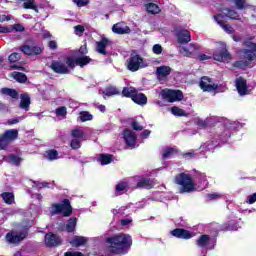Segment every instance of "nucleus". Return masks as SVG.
Returning <instances> with one entry per match:
<instances>
[{"instance_id":"2eb2a0df","label":"nucleus","mask_w":256,"mask_h":256,"mask_svg":"<svg viewBox=\"0 0 256 256\" xmlns=\"http://www.w3.org/2000/svg\"><path fill=\"white\" fill-rule=\"evenodd\" d=\"M21 57H22L21 54L17 53V52H14L8 56V61L11 64L10 65L11 71H13L15 69L18 71H25V68L23 66H21V64H15V63H19V61H21Z\"/></svg>"},{"instance_id":"473e14b6","label":"nucleus","mask_w":256,"mask_h":256,"mask_svg":"<svg viewBox=\"0 0 256 256\" xmlns=\"http://www.w3.org/2000/svg\"><path fill=\"white\" fill-rule=\"evenodd\" d=\"M119 89L113 85L106 86L105 90L103 91V95L106 97H113V95H119Z\"/></svg>"},{"instance_id":"09e8293b","label":"nucleus","mask_w":256,"mask_h":256,"mask_svg":"<svg viewBox=\"0 0 256 256\" xmlns=\"http://www.w3.org/2000/svg\"><path fill=\"white\" fill-rule=\"evenodd\" d=\"M10 161L16 165V167H19L21 165V157L15 155V154H10L9 156Z\"/></svg>"},{"instance_id":"412c9836","label":"nucleus","mask_w":256,"mask_h":256,"mask_svg":"<svg viewBox=\"0 0 256 256\" xmlns=\"http://www.w3.org/2000/svg\"><path fill=\"white\" fill-rule=\"evenodd\" d=\"M75 227H77V218L73 217L67 221L66 226L65 224H61L58 228V231H66L67 233H73L75 231Z\"/></svg>"},{"instance_id":"f257e3e1","label":"nucleus","mask_w":256,"mask_h":256,"mask_svg":"<svg viewBox=\"0 0 256 256\" xmlns=\"http://www.w3.org/2000/svg\"><path fill=\"white\" fill-rule=\"evenodd\" d=\"M106 243L110 253L114 255H125L133 245L131 235L125 233L113 234L106 238Z\"/></svg>"},{"instance_id":"a19ab883","label":"nucleus","mask_w":256,"mask_h":256,"mask_svg":"<svg viewBox=\"0 0 256 256\" xmlns=\"http://www.w3.org/2000/svg\"><path fill=\"white\" fill-rule=\"evenodd\" d=\"M73 139H83L85 137V132L79 128H75L71 131Z\"/></svg>"},{"instance_id":"49530a36","label":"nucleus","mask_w":256,"mask_h":256,"mask_svg":"<svg viewBox=\"0 0 256 256\" xmlns=\"http://www.w3.org/2000/svg\"><path fill=\"white\" fill-rule=\"evenodd\" d=\"M175 151H176L175 148H172V147H168V148L164 149L162 158L169 159V157H171V155H173V153H175Z\"/></svg>"},{"instance_id":"cd10ccee","label":"nucleus","mask_w":256,"mask_h":256,"mask_svg":"<svg viewBox=\"0 0 256 256\" xmlns=\"http://www.w3.org/2000/svg\"><path fill=\"white\" fill-rule=\"evenodd\" d=\"M132 101L136 103V105H147V96L144 93H139L137 90Z\"/></svg>"},{"instance_id":"c9c22d12","label":"nucleus","mask_w":256,"mask_h":256,"mask_svg":"<svg viewBox=\"0 0 256 256\" xmlns=\"http://www.w3.org/2000/svg\"><path fill=\"white\" fill-rule=\"evenodd\" d=\"M2 199L7 205H13L15 201V195L12 192H4L2 193Z\"/></svg>"},{"instance_id":"c756f323","label":"nucleus","mask_w":256,"mask_h":256,"mask_svg":"<svg viewBox=\"0 0 256 256\" xmlns=\"http://www.w3.org/2000/svg\"><path fill=\"white\" fill-rule=\"evenodd\" d=\"M136 93H137V88L135 87H124L122 90L123 97H126L127 99L133 100Z\"/></svg>"},{"instance_id":"bb28decb","label":"nucleus","mask_w":256,"mask_h":256,"mask_svg":"<svg viewBox=\"0 0 256 256\" xmlns=\"http://www.w3.org/2000/svg\"><path fill=\"white\" fill-rule=\"evenodd\" d=\"M220 231H237V222L229 220L220 225Z\"/></svg>"},{"instance_id":"6e6552de","label":"nucleus","mask_w":256,"mask_h":256,"mask_svg":"<svg viewBox=\"0 0 256 256\" xmlns=\"http://www.w3.org/2000/svg\"><path fill=\"white\" fill-rule=\"evenodd\" d=\"M199 87L206 93H219V84L213 83V79L209 76H203L200 79Z\"/></svg>"},{"instance_id":"4468645a","label":"nucleus","mask_w":256,"mask_h":256,"mask_svg":"<svg viewBox=\"0 0 256 256\" xmlns=\"http://www.w3.org/2000/svg\"><path fill=\"white\" fill-rule=\"evenodd\" d=\"M214 20L220 27L228 33V35H233L235 33V29L231 27V25L227 24V21H225V15L223 14H216L213 16Z\"/></svg>"},{"instance_id":"de8ad7c7","label":"nucleus","mask_w":256,"mask_h":256,"mask_svg":"<svg viewBox=\"0 0 256 256\" xmlns=\"http://www.w3.org/2000/svg\"><path fill=\"white\" fill-rule=\"evenodd\" d=\"M70 147L73 150L81 149V140L77 138H73L70 142Z\"/></svg>"},{"instance_id":"5fc2aeb1","label":"nucleus","mask_w":256,"mask_h":256,"mask_svg":"<svg viewBox=\"0 0 256 256\" xmlns=\"http://www.w3.org/2000/svg\"><path fill=\"white\" fill-rule=\"evenodd\" d=\"M233 3L236 5L237 9L242 11V9H245V0H232Z\"/></svg>"},{"instance_id":"c85d7f7f","label":"nucleus","mask_w":256,"mask_h":256,"mask_svg":"<svg viewBox=\"0 0 256 256\" xmlns=\"http://www.w3.org/2000/svg\"><path fill=\"white\" fill-rule=\"evenodd\" d=\"M224 11H227L226 14H222L224 15V19L225 17H228V19H231L232 21H241V16L237 11L229 8H224Z\"/></svg>"},{"instance_id":"72a5a7b5","label":"nucleus","mask_w":256,"mask_h":256,"mask_svg":"<svg viewBox=\"0 0 256 256\" xmlns=\"http://www.w3.org/2000/svg\"><path fill=\"white\" fill-rule=\"evenodd\" d=\"M146 11L151 13V15H159L161 13V8L155 3H148L146 4Z\"/></svg>"},{"instance_id":"69168bd1","label":"nucleus","mask_w":256,"mask_h":256,"mask_svg":"<svg viewBox=\"0 0 256 256\" xmlns=\"http://www.w3.org/2000/svg\"><path fill=\"white\" fill-rule=\"evenodd\" d=\"M5 21H11V16L10 15H0V23H5Z\"/></svg>"},{"instance_id":"b1692460","label":"nucleus","mask_w":256,"mask_h":256,"mask_svg":"<svg viewBox=\"0 0 256 256\" xmlns=\"http://www.w3.org/2000/svg\"><path fill=\"white\" fill-rule=\"evenodd\" d=\"M87 241L85 236H74L69 243L72 247H83V245L87 244Z\"/></svg>"},{"instance_id":"e2e57ef3","label":"nucleus","mask_w":256,"mask_h":256,"mask_svg":"<svg viewBox=\"0 0 256 256\" xmlns=\"http://www.w3.org/2000/svg\"><path fill=\"white\" fill-rule=\"evenodd\" d=\"M64 256H85L82 252L67 251Z\"/></svg>"},{"instance_id":"603ef678","label":"nucleus","mask_w":256,"mask_h":256,"mask_svg":"<svg viewBox=\"0 0 256 256\" xmlns=\"http://www.w3.org/2000/svg\"><path fill=\"white\" fill-rule=\"evenodd\" d=\"M244 54L246 55V59H248V61L256 60V54L254 52H251L249 50H244Z\"/></svg>"},{"instance_id":"6ab92c4d","label":"nucleus","mask_w":256,"mask_h":256,"mask_svg":"<svg viewBox=\"0 0 256 256\" xmlns=\"http://www.w3.org/2000/svg\"><path fill=\"white\" fill-rule=\"evenodd\" d=\"M235 85L238 93L243 95H249V88L247 87V80L243 77H239L235 80Z\"/></svg>"},{"instance_id":"f03ea898","label":"nucleus","mask_w":256,"mask_h":256,"mask_svg":"<svg viewBox=\"0 0 256 256\" xmlns=\"http://www.w3.org/2000/svg\"><path fill=\"white\" fill-rule=\"evenodd\" d=\"M18 49L27 57H39V55H43L45 51L43 44H37V42L31 38L26 39L24 44Z\"/></svg>"},{"instance_id":"0e129e2a","label":"nucleus","mask_w":256,"mask_h":256,"mask_svg":"<svg viewBox=\"0 0 256 256\" xmlns=\"http://www.w3.org/2000/svg\"><path fill=\"white\" fill-rule=\"evenodd\" d=\"M48 47H49V49H51V51H56V49H57V41H55V40H50L49 42H48Z\"/></svg>"},{"instance_id":"774afa93","label":"nucleus","mask_w":256,"mask_h":256,"mask_svg":"<svg viewBox=\"0 0 256 256\" xmlns=\"http://www.w3.org/2000/svg\"><path fill=\"white\" fill-rule=\"evenodd\" d=\"M197 125L199 127H207V122L204 120H198Z\"/></svg>"},{"instance_id":"58836bf2","label":"nucleus","mask_w":256,"mask_h":256,"mask_svg":"<svg viewBox=\"0 0 256 256\" xmlns=\"http://www.w3.org/2000/svg\"><path fill=\"white\" fill-rule=\"evenodd\" d=\"M13 78H14L18 83H27V75H25V73L13 72Z\"/></svg>"},{"instance_id":"8fccbe9b","label":"nucleus","mask_w":256,"mask_h":256,"mask_svg":"<svg viewBox=\"0 0 256 256\" xmlns=\"http://www.w3.org/2000/svg\"><path fill=\"white\" fill-rule=\"evenodd\" d=\"M67 115V107L61 106L56 109V117H65Z\"/></svg>"},{"instance_id":"a211bd4d","label":"nucleus","mask_w":256,"mask_h":256,"mask_svg":"<svg viewBox=\"0 0 256 256\" xmlns=\"http://www.w3.org/2000/svg\"><path fill=\"white\" fill-rule=\"evenodd\" d=\"M112 31L116 35H129L131 28L125 22H118L112 26Z\"/></svg>"},{"instance_id":"a18cd8bd","label":"nucleus","mask_w":256,"mask_h":256,"mask_svg":"<svg viewBox=\"0 0 256 256\" xmlns=\"http://www.w3.org/2000/svg\"><path fill=\"white\" fill-rule=\"evenodd\" d=\"M65 63L68 67V69H73L75 65H77V58H73L71 56H68L65 58Z\"/></svg>"},{"instance_id":"7ed1b4c3","label":"nucleus","mask_w":256,"mask_h":256,"mask_svg":"<svg viewBox=\"0 0 256 256\" xmlns=\"http://www.w3.org/2000/svg\"><path fill=\"white\" fill-rule=\"evenodd\" d=\"M174 183L180 186L181 193H193L197 189L191 174L185 172L177 174L174 178Z\"/></svg>"},{"instance_id":"a878e982","label":"nucleus","mask_w":256,"mask_h":256,"mask_svg":"<svg viewBox=\"0 0 256 256\" xmlns=\"http://www.w3.org/2000/svg\"><path fill=\"white\" fill-rule=\"evenodd\" d=\"M211 241V237L207 234H202L197 240L196 245L201 247V249H205L209 245Z\"/></svg>"},{"instance_id":"5701e85b","label":"nucleus","mask_w":256,"mask_h":256,"mask_svg":"<svg viewBox=\"0 0 256 256\" xmlns=\"http://www.w3.org/2000/svg\"><path fill=\"white\" fill-rule=\"evenodd\" d=\"M31 105V96L27 93H23L20 95V109H24V111H29V107Z\"/></svg>"},{"instance_id":"4c0bfd02","label":"nucleus","mask_w":256,"mask_h":256,"mask_svg":"<svg viewBox=\"0 0 256 256\" xmlns=\"http://www.w3.org/2000/svg\"><path fill=\"white\" fill-rule=\"evenodd\" d=\"M91 62V57L89 56H82L76 58V65L79 67H85V65H89Z\"/></svg>"},{"instance_id":"052dcab7","label":"nucleus","mask_w":256,"mask_h":256,"mask_svg":"<svg viewBox=\"0 0 256 256\" xmlns=\"http://www.w3.org/2000/svg\"><path fill=\"white\" fill-rule=\"evenodd\" d=\"M77 7H85V5H89V0H73Z\"/></svg>"},{"instance_id":"680f3d73","label":"nucleus","mask_w":256,"mask_h":256,"mask_svg":"<svg viewBox=\"0 0 256 256\" xmlns=\"http://www.w3.org/2000/svg\"><path fill=\"white\" fill-rule=\"evenodd\" d=\"M196 58L198 59V61H209V59H211V57L204 53H199Z\"/></svg>"},{"instance_id":"ea45409f","label":"nucleus","mask_w":256,"mask_h":256,"mask_svg":"<svg viewBox=\"0 0 256 256\" xmlns=\"http://www.w3.org/2000/svg\"><path fill=\"white\" fill-rule=\"evenodd\" d=\"M249 65H251V62L247 60H238L233 63L235 69H245L246 67H249Z\"/></svg>"},{"instance_id":"3c124183","label":"nucleus","mask_w":256,"mask_h":256,"mask_svg":"<svg viewBox=\"0 0 256 256\" xmlns=\"http://www.w3.org/2000/svg\"><path fill=\"white\" fill-rule=\"evenodd\" d=\"M128 187L127 182H120L116 185L115 189L117 193H121V191H125Z\"/></svg>"},{"instance_id":"aec40b11","label":"nucleus","mask_w":256,"mask_h":256,"mask_svg":"<svg viewBox=\"0 0 256 256\" xmlns=\"http://www.w3.org/2000/svg\"><path fill=\"white\" fill-rule=\"evenodd\" d=\"M176 37L180 45H187L191 41V32L187 29H181L177 32Z\"/></svg>"},{"instance_id":"bf43d9fd","label":"nucleus","mask_w":256,"mask_h":256,"mask_svg":"<svg viewBox=\"0 0 256 256\" xmlns=\"http://www.w3.org/2000/svg\"><path fill=\"white\" fill-rule=\"evenodd\" d=\"M131 127L134 131H143V126L139 125V122L133 121Z\"/></svg>"},{"instance_id":"4d7b16f0","label":"nucleus","mask_w":256,"mask_h":256,"mask_svg":"<svg viewBox=\"0 0 256 256\" xmlns=\"http://www.w3.org/2000/svg\"><path fill=\"white\" fill-rule=\"evenodd\" d=\"M35 5V0H26L24 3H23V7L24 9H32Z\"/></svg>"},{"instance_id":"39448f33","label":"nucleus","mask_w":256,"mask_h":256,"mask_svg":"<svg viewBox=\"0 0 256 256\" xmlns=\"http://www.w3.org/2000/svg\"><path fill=\"white\" fill-rule=\"evenodd\" d=\"M19 137V130L9 129L0 135V151H7L9 144L16 141Z\"/></svg>"},{"instance_id":"f8f14e48","label":"nucleus","mask_w":256,"mask_h":256,"mask_svg":"<svg viewBox=\"0 0 256 256\" xmlns=\"http://www.w3.org/2000/svg\"><path fill=\"white\" fill-rule=\"evenodd\" d=\"M50 69H52V71L58 75H69V73H71V69H69L67 65L63 64V62L59 60H53L50 65Z\"/></svg>"},{"instance_id":"6e6d98bb","label":"nucleus","mask_w":256,"mask_h":256,"mask_svg":"<svg viewBox=\"0 0 256 256\" xmlns=\"http://www.w3.org/2000/svg\"><path fill=\"white\" fill-rule=\"evenodd\" d=\"M74 31H75L76 35H83V33H85V26H83V25H76L74 27Z\"/></svg>"},{"instance_id":"423d86ee","label":"nucleus","mask_w":256,"mask_h":256,"mask_svg":"<svg viewBox=\"0 0 256 256\" xmlns=\"http://www.w3.org/2000/svg\"><path fill=\"white\" fill-rule=\"evenodd\" d=\"M126 67L128 71L135 73L136 71H139V69H145L147 64H145L141 55L132 52L130 57L126 60Z\"/></svg>"},{"instance_id":"f704fd0d","label":"nucleus","mask_w":256,"mask_h":256,"mask_svg":"<svg viewBox=\"0 0 256 256\" xmlns=\"http://www.w3.org/2000/svg\"><path fill=\"white\" fill-rule=\"evenodd\" d=\"M171 113L175 117H189V113H187L185 110H183L177 106H173L171 108Z\"/></svg>"},{"instance_id":"7c9ffc66","label":"nucleus","mask_w":256,"mask_h":256,"mask_svg":"<svg viewBox=\"0 0 256 256\" xmlns=\"http://www.w3.org/2000/svg\"><path fill=\"white\" fill-rule=\"evenodd\" d=\"M113 159H115V156L112 154H100L98 161H100L101 165H109L113 163Z\"/></svg>"},{"instance_id":"9b49d317","label":"nucleus","mask_w":256,"mask_h":256,"mask_svg":"<svg viewBox=\"0 0 256 256\" xmlns=\"http://www.w3.org/2000/svg\"><path fill=\"white\" fill-rule=\"evenodd\" d=\"M28 232L20 231L18 234H14L13 232H8L6 234V241L10 243V245H16L17 243H21L24 239H27Z\"/></svg>"},{"instance_id":"e433bc0d","label":"nucleus","mask_w":256,"mask_h":256,"mask_svg":"<svg viewBox=\"0 0 256 256\" xmlns=\"http://www.w3.org/2000/svg\"><path fill=\"white\" fill-rule=\"evenodd\" d=\"M4 29H7L8 32H4V33H13V31H17V32H23L25 31V27H23V25L21 24H14L13 26H3Z\"/></svg>"},{"instance_id":"393cba45","label":"nucleus","mask_w":256,"mask_h":256,"mask_svg":"<svg viewBox=\"0 0 256 256\" xmlns=\"http://www.w3.org/2000/svg\"><path fill=\"white\" fill-rule=\"evenodd\" d=\"M156 75L161 77V79H166L171 75V67L169 66H159L156 68Z\"/></svg>"},{"instance_id":"c03bdc74","label":"nucleus","mask_w":256,"mask_h":256,"mask_svg":"<svg viewBox=\"0 0 256 256\" xmlns=\"http://www.w3.org/2000/svg\"><path fill=\"white\" fill-rule=\"evenodd\" d=\"M47 159H49V161H55L56 159H59V152L55 149L48 150Z\"/></svg>"},{"instance_id":"4be33fe9","label":"nucleus","mask_w":256,"mask_h":256,"mask_svg":"<svg viewBox=\"0 0 256 256\" xmlns=\"http://www.w3.org/2000/svg\"><path fill=\"white\" fill-rule=\"evenodd\" d=\"M153 187L155 183L150 178H142L136 184V189H153Z\"/></svg>"},{"instance_id":"9d476101","label":"nucleus","mask_w":256,"mask_h":256,"mask_svg":"<svg viewBox=\"0 0 256 256\" xmlns=\"http://www.w3.org/2000/svg\"><path fill=\"white\" fill-rule=\"evenodd\" d=\"M44 243L46 247L51 249L53 247H59L60 245H63V240L61 239V236L53 232H48L44 236Z\"/></svg>"},{"instance_id":"79ce46f5","label":"nucleus","mask_w":256,"mask_h":256,"mask_svg":"<svg viewBox=\"0 0 256 256\" xmlns=\"http://www.w3.org/2000/svg\"><path fill=\"white\" fill-rule=\"evenodd\" d=\"M244 47H246V51H251L252 53H256V43L251 40L244 41Z\"/></svg>"},{"instance_id":"ddd939ff","label":"nucleus","mask_w":256,"mask_h":256,"mask_svg":"<svg viewBox=\"0 0 256 256\" xmlns=\"http://www.w3.org/2000/svg\"><path fill=\"white\" fill-rule=\"evenodd\" d=\"M123 139L127 147H130V149H135V145L137 143V135H135V132H133V130L129 128L124 129Z\"/></svg>"},{"instance_id":"f3484780","label":"nucleus","mask_w":256,"mask_h":256,"mask_svg":"<svg viewBox=\"0 0 256 256\" xmlns=\"http://www.w3.org/2000/svg\"><path fill=\"white\" fill-rule=\"evenodd\" d=\"M171 235L177 239H193L194 234L191 231L183 228H175L171 231Z\"/></svg>"},{"instance_id":"dca6fc26","label":"nucleus","mask_w":256,"mask_h":256,"mask_svg":"<svg viewBox=\"0 0 256 256\" xmlns=\"http://www.w3.org/2000/svg\"><path fill=\"white\" fill-rule=\"evenodd\" d=\"M113 45V42H111L106 37L102 38L100 41L96 42V51L100 55L107 56V47Z\"/></svg>"},{"instance_id":"37998d69","label":"nucleus","mask_w":256,"mask_h":256,"mask_svg":"<svg viewBox=\"0 0 256 256\" xmlns=\"http://www.w3.org/2000/svg\"><path fill=\"white\" fill-rule=\"evenodd\" d=\"M80 121L85 123L86 121H93V115H91L88 111L80 112Z\"/></svg>"},{"instance_id":"13d9d810","label":"nucleus","mask_w":256,"mask_h":256,"mask_svg":"<svg viewBox=\"0 0 256 256\" xmlns=\"http://www.w3.org/2000/svg\"><path fill=\"white\" fill-rule=\"evenodd\" d=\"M207 199H209V201H217V199H221V194L219 193L207 194Z\"/></svg>"},{"instance_id":"20e7f679","label":"nucleus","mask_w":256,"mask_h":256,"mask_svg":"<svg viewBox=\"0 0 256 256\" xmlns=\"http://www.w3.org/2000/svg\"><path fill=\"white\" fill-rule=\"evenodd\" d=\"M52 215H61L63 217H71L73 215V206L69 199H63L61 203L52 205Z\"/></svg>"},{"instance_id":"338daca9","label":"nucleus","mask_w":256,"mask_h":256,"mask_svg":"<svg viewBox=\"0 0 256 256\" xmlns=\"http://www.w3.org/2000/svg\"><path fill=\"white\" fill-rule=\"evenodd\" d=\"M151 135V131L150 130H144L141 133V137H144V139H147V137H149Z\"/></svg>"},{"instance_id":"2f4dec72","label":"nucleus","mask_w":256,"mask_h":256,"mask_svg":"<svg viewBox=\"0 0 256 256\" xmlns=\"http://www.w3.org/2000/svg\"><path fill=\"white\" fill-rule=\"evenodd\" d=\"M2 95H7L8 97H11L12 99H19V92L13 88H2L1 89Z\"/></svg>"},{"instance_id":"0eeeda50","label":"nucleus","mask_w":256,"mask_h":256,"mask_svg":"<svg viewBox=\"0 0 256 256\" xmlns=\"http://www.w3.org/2000/svg\"><path fill=\"white\" fill-rule=\"evenodd\" d=\"M213 59L214 61H219L220 63H227L231 61L232 57L229 50H227V45H220V47L213 52Z\"/></svg>"},{"instance_id":"864d4df0","label":"nucleus","mask_w":256,"mask_h":256,"mask_svg":"<svg viewBox=\"0 0 256 256\" xmlns=\"http://www.w3.org/2000/svg\"><path fill=\"white\" fill-rule=\"evenodd\" d=\"M152 51L155 55H161L163 53V47L160 44H155Z\"/></svg>"},{"instance_id":"1a4fd4ad","label":"nucleus","mask_w":256,"mask_h":256,"mask_svg":"<svg viewBox=\"0 0 256 256\" xmlns=\"http://www.w3.org/2000/svg\"><path fill=\"white\" fill-rule=\"evenodd\" d=\"M161 95H162V98L165 99V101H168V103H175L176 101H183V98L185 97L183 95V91L171 90V89L162 90Z\"/></svg>"}]
</instances>
